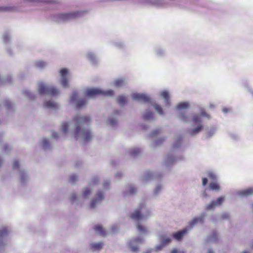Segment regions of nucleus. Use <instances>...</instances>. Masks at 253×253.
Wrapping results in <instances>:
<instances>
[{"label": "nucleus", "instance_id": "obj_55", "mask_svg": "<svg viewBox=\"0 0 253 253\" xmlns=\"http://www.w3.org/2000/svg\"><path fill=\"white\" fill-rule=\"evenodd\" d=\"M151 104H152L155 110L159 113V114H160V115H162L164 114V111L161 105L156 103H152Z\"/></svg>", "mask_w": 253, "mask_h": 253}, {"label": "nucleus", "instance_id": "obj_26", "mask_svg": "<svg viewBox=\"0 0 253 253\" xmlns=\"http://www.w3.org/2000/svg\"><path fill=\"white\" fill-rule=\"evenodd\" d=\"M187 230L184 228L182 229L179 230L177 232H174L172 234V237L175 240L177 241L181 240L183 237L188 234Z\"/></svg>", "mask_w": 253, "mask_h": 253}, {"label": "nucleus", "instance_id": "obj_20", "mask_svg": "<svg viewBox=\"0 0 253 253\" xmlns=\"http://www.w3.org/2000/svg\"><path fill=\"white\" fill-rule=\"evenodd\" d=\"M59 73L61 76L60 83L62 86L65 88L68 87L69 86V83L66 77L68 70L66 68H63L60 70Z\"/></svg>", "mask_w": 253, "mask_h": 253}, {"label": "nucleus", "instance_id": "obj_23", "mask_svg": "<svg viewBox=\"0 0 253 253\" xmlns=\"http://www.w3.org/2000/svg\"><path fill=\"white\" fill-rule=\"evenodd\" d=\"M164 189V184L161 182H158L153 188L152 196L154 197H159Z\"/></svg>", "mask_w": 253, "mask_h": 253}, {"label": "nucleus", "instance_id": "obj_57", "mask_svg": "<svg viewBox=\"0 0 253 253\" xmlns=\"http://www.w3.org/2000/svg\"><path fill=\"white\" fill-rule=\"evenodd\" d=\"M166 140V137H160L154 142V145L155 147L161 146Z\"/></svg>", "mask_w": 253, "mask_h": 253}, {"label": "nucleus", "instance_id": "obj_61", "mask_svg": "<svg viewBox=\"0 0 253 253\" xmlns=\"http://www.w3.org/2000/svg\"><path fill=\"white\" fill-rule=\"evenodd\" d=\"M119 231V227L117 225H112L111 226V231H108L109 234H116Z\"/></svg>", "mask_w": 253, "mask_h": 253}, {"label": "nucleus", "instance_id": "obj_1", "mask_svg": "<svg viewBox=\"0 0 253 253\" xmlns=\"http://www.w3.org/2000/svg\"><path fill=\"white\" fill-rule=\"evenodd\" d=\"M90 121L91 118L88 116L76 115L73 117L74 137L77 141L84 144L90 142L93 137L89 127Z\"/></svg>", "mask_w": 253, "mask_h": 253}, {"label": "nucleus", "instance_id": "obj_24", "mask_svg": "<svg viewBox=\"0 0 253 253\" xmlns=\"http://www.w3.org/2000/svg\"><path fill=\"white\" fill-rule=\"evenodd\" d=\"M93 229L96 234L105 237L109 235L108 231L103 228L101 225H95L93 227Z\"/></svg>", "mask_w": 253, "mask_h": 253}, {"label": "nucleus", "instance_id": "obj_64", "mask_svg": "<svg viewBox=\"0 0 253 253\" xmlns=\"http://www.w3.org/2000/svg\"><path fill=\"white\" fill-rule=\"evenodd\" d=\"M144 240V238L141 236H138L132 239L131 241L133 243H139L142 242Z\"/></svg>", "mask_w": 253, "mask_h": 253}, {"label": "nucleus", "instance_id": "obj_2", "mask_svg": "<svg viewBox=\"0 0 253 253\" xmlns=\"http://www.w3.org/2000/svg\"><path fill=\"white\" fill-rule=\"evenodd\" d=\"M199 114H195L192 117V124L191 127L187 129V133L193 137L199 134L204 128L201 117H203L208 119H211V116L208 114L202 107H200Z\"/></svg>", "mask_w": 253, "mask_h": 253}, {"label": "nucleus", "instance_id": "obj_47", "mask_svg": "<svg viewBox=\"0 0 253 253\" xmlns=\"http://www.w3.org/2000/svg\"><path fill=\"white\" fill-rule=\"evenodd\" d=\"M196 224L197 221L196 220L195 218H193L189 222L188 226L185 227L184 228L186 229L187 232L189 233L194 228V226Z\"/></svg>", "mask_w": 253, "mask_h": 253}, {"label": "nucleus", "instance_id": "obj_42", "mask_svg": "<svg viewBox=\"0 0 253 253\" xmlns=\"http://www.w3.org/2000/svg\"><path fill=\"white\" fill-rule=\"evenodd\" d=\"M111 44L118 49H123L125 46V43L120 40H115L111 41Z\"/></svg>", "mask_w": 253, "mask_h": 253}, {"label": "nucleus", "instance_id": "obj_5", "mask_svg": "<svg viewBox=\"0 0 253 253\" xmlns=\"http://www.w3.org/2000/svg\"><path fill=\"white\" fill-rule=\"evenodd\" d=\"M37 89L40 95H48L54 96L60 92L59 90L54 85L46 84L42 81L38 82Z\"/></svg>", "mask_w": 253, "mask_h": 253}, {"label": "nucleus", "instance_id": "obj_62", "mask_svg": "<svg viewBox=\"0 0 253 253\" xmlns=\"http://www.w3.org/2000/svg\"><path fill=\"white\" fill-rule=\"evenodd\" d=\"M133 242L130 241L128 244L133 252H137L138 251V247L137 246L133 245Z\"/></svg>", "mask_w": 253, "mask_h": 253}, {"label": "nucleus", "instance_id": "obj_37", "mask_svg": "<svg viewBox=\"0 0 253 253\" xmlns=\"http://www.w3.org/2000/svg\"><path fill=\"white\" fill-rule=\"evenodd\" d=\"M154 113L149 111L148 110H146L144 114L143 115L142 117L143 119L145 121H148V122H152L154 120H155V118L153 116Z\"/></svg>", "mask_w": 253, "mask_h": 253}, {"label": "nucleus", "instance_id": "obj_54", "mask_svg": "<svg viewBox=\"0 0 253 253\" xmlns=\"http://www.w3.org/2000/svg\"><path fill=\"white\" fill-rule=\"evenodd\" d=\"M69 124L66 122H63L60 126V129L64 134H66L68 130Z\"/></svg>", "mask_w": 253, "mask_h": 253}, {"label": "nucleus", "instance_id": "obj_27", "mask_svg": "<svg viewBox=\"0 0 253 253\" xmlns=\"http://www.w3.org/2000/svg\"><path fill=\"white\" fill-rule=\"evenodd\" d=\"M1 39L3 43L6 45H8L11 42V33L8 31H5L1 35Z\"/></svg>", "mask_w": 253, "mask_h": 253}, {"label": "nucleus", "instance_id": "obj_29", "mask_svg": "<svg viewBox=\"0 0 253 253\" xmlns=\"http://www.w3.org/2000/svg\"><path fill=\"white\" fill-rule=\"evenodd\" d=\"M85 56L92 65H94L97 63L98 59L94 52L88 51L86 53Z\"/></svg>", "mask_w": 253, "mask_h": 253}, {"label": "nucleus", "instance_id": "obj_25", "mask_svg": "<svg viewBox=\"0 0 253 253\" xmlns=\"http://www.w3.org/2000/svg\"><path fill=\"white\" fill-rule=\"evenodd\" d=\"M3 105L5 106L7 115H12L15 111V105L13 103L5 100L3 102Z\"/></svg>", "mask_w": 253, "mask_h": 253}, {"label": "nucleus", "instance_id": "obj_6", "mask_svg": "<svg viewBox=\"0 0 253 253\" xmlns=\"http://www.w3.org/2000/svg\"><path fill=\"white\" fill-rule=\"evenodd\" d=\"M114 94V91L112 89L103 90L98 88H90L86 89L85 91V95L89 98H93L99 95L111 97Z\"/></svg>", "mask_w": 253, "mask_h": 253}, {"label": "nucleus", "instance_id": "obj_17", "mask_svg": "<svg viewBox=\"0 0 253 253\" xmlns=\"http://www.w3.org/2000/svg\"><path fill=\"white\" fill-rule=\"evenodd\" d=\"M224 201V196H221L218 197L216 200H212L209 204L206 205L204 209L206 211L213 210L216 207L222 205Z\"/></svg>", "mask_w": 253, "mask_h": 253}, {"label": "nucleus", "instance_id": "obj_16", "mask_svg": "<svg viewBox=\"0 0 253 253\" xmlns=\"http://www.w3.org/2000/svg\"><path fill=\"white\" fill-rule=\"evenodd\" d=\"M219 240L218 233L215 230H213L205 237L204 242L207 245L211 244H217Z\"/></svg>", "mask_w": 253, "mask_h": 253}, {"label": "nucleus", "instance_id": "obj_58", "mask_svg": "<svg viewBox=\"0 0 253 253\" xmlns=\"http://www.w3.org/2000/svg\"><path fill=\"white\" fill-rule=\"evenodd\" d=\"M91 190L88 188H84L82 191L83 197L85 199L87 198L91 194Z\"/></svg>", "mask_w": 253, "mask_h": 253}, {"label": "nucleus", "instance_id": "obj_8", "mask_svg": "<svg viewBox=\"0 0 253 253\" xmlns=\"http://www.w3.org/2000/svg\"><path fill=\"white\" fill-rule=\"evenodd\" d=\"M13 169H17L18 171V180L21 184L24 185L29 180V176L27 172L20 167L19 161L15 160L12 163Z\"/></svg>", "mask_w": 253, "mask_h": 253}, {"label": "nucleus", "instance_id": "obj_13", "mask_svg": "<svg viewBox=\"0 0 253 253\" xmlns=\"http://www.w3.org/2000/svg\"><path fill=\"white\" fill-rule=\"evenodd\" d=\"M121 110L119 109L114 110L112 114L108 117L106 124L113 128H116L118 125L119 117L121 115Z\"/></svg>", "mask_w": 253, "mask_h": 253}, {"label": "nucleus", "instance_id": "obj_46", "mask_svg": "<svg viewBox=\"0 0 253 253\" xmlns=\"http://www.w3.org/2000/svg\"><path fill=\"white\" fill-rule=\"evenodd\" d=\"M12 83V78L11 76L8 75L6 77H0V85L5 84H11Z\"/></svg>", "mask_w": 253, "mask_h": 253}, {"label": "nucleus", "instance_id": "obj_22", "mask_svg": "<svg viewBox=\"0 0 253 253\" xmlns=\"http://www.w3.org/2000/svg\"><path fill=\"white\" fill-rule=\"evenodd\" d=\"M137 192V188L135 185L130 184L126 186V190L123 192V195L124 196L133 195L136 194Z\"/></svg>", "mask_w": 253, "mask_h": 253}, {"label": "nucleus", "instance_id": "obj_14", "mask_svg": "<svg viewBox=\"0 0 253 253\" xmlns=\"http://www.w3.org/2000/svg\"><path fill=\"white\" fill-rule=\"evenodd\" d=\"M70 101L72 103L75 104L78 109L83 107L87 102L85 98H79L78 91L76 90L72 92L70 96Z\"/></svg>", "mask_w": 253, "mask_h": 253}, {"label": "nucleus", "instance_id": "obj_48", "mask_svg": "<svg viewBox=\"0 0 253 253\" xmlns=\"http://www.w3.org/2000/svg\"><path fill=\"white\" fill-rule=\"evenodd\" d=\"M209 188L211 191H217L220 190V186L215 181H212L210 182L209 184Z\"/></svg>", "mask_w": 253, "mask_h": 253}, {"label": "nucleus", "instance_id": "obj_3", "mask_svg": "<svg viewBox=\"0 0 253 253\" xmlns=\"http://www.w3.org/2000/svg\"><path fill=\"white\" fill-rule=\"evenodd\" d=\"M130 216L134 220L146 221L152 216V212L150 209L147 208L146 202L142 200Z\"/></svg>", "mask_w": 253, "mask_h": 253}, {"label": "nucleus", "instance_id": "obj_51", "mask_svg": "<svg viewBox=\"0 0 253 253\" xmlns=\"http://www.w3.org/2000/svg\"><path fill=\"white\" fill-rule=\"evenodd\" d=\"M162 240L160 243L162 244L164 247H166L171 242V239L169 237L165 238L164 236H161Z\"/></svg>", "mask_w": 253, "mask_h": 253}, {"label": "nucleus", "instance_id": "obj_30", "mask_svg": "<svg viewBox=\"0 0 253 253\" xmlns=\"http://www.w3.org/2000/svg\"><path fill=\"white\" fill-rule=\"evenodd\" d=\"M127 83V80L125 78H121L115 80L112 84L117 88H120L125 86Z\"/></svg>", "mask_w": 253, "mask_h": 253}, {"label": "nucleus", "instance_id": "obj_12", "mask_svg": "<svg viewBox=\"0 0 253 253\" xmlns=\"http://www.w3.org/2000/svg\"><path fill=\"white\" fill-rule=\"evenodd\" d=\"M162 177L163 175L160 173L147 170L142 175L141 180L144 183H145L150 182L152 180H161Z\"/></svg>", "mask_w": 253, "mask_h": 253}, {"label": "nucleus", "instance_id": "obj_45", "mask_svg": "<svg viewBox=\"0 0 253 253\" xmlns=\"http://www.w3.org/2000/svg\"><path fill=\"white\" fill-rule=\"evenodd\" d=\"M140 153V151L139 148L136 147L131 148L128 151L129 155L133 158L137 157Z\"/></svg>", "mask_w": 253, "mask_h": 253}, {"label": "nucleus", "instance_id": "obj_38", "mask_svg": "<svg viewBox=\"0 0 253 253\" xmlns=\"http://www.w3.org/2000/svg\"><path fill=\"white\" fill-rule=\"evenodd\" d=\"M117 102L121 107H124L127 103V100L126 95H119L117 98Z\"/></svg>", "mask_w": 253, "mask_h": 253}, {"label": "nucleus", "instance_id": "obj_4", "mask_svg": "<svg viewBox=\"0 0 253 253\" xmlns=\"http://www.w3.org/2000/svg\"><path fill=\"white\" fill-rule=\"evenodd\" d=\"M86 12L85 10H76L69 12L58 13L54 16L53 20L59 23H67L83 16Z\"/></svg>", "mask_w": 253, "mask_h": 253}, {"label": "nucleus", "instance_id": "obj_28", "mask_svg": "<svg viewBox=\"0 0 253 253\" xmlns=\"http://www.w3.org/2000/svg\"><path fill=\"white\" fill-rule=\"evenodd\" d=\"M237 195L240 197L253 195V187L239 190L237 192Z\"/></svg>", "mask_w": 253, "mask_h": 253}, {"label": "nucleus", "instance_id": "obj_41", "mask_svg": "<svg viewBox=\"0 0 253 253\" xmlns=\"http://www.w3.org/2000/svg\"><path fill=\"white\" fill-rule=\"evenodd\" d=\"M178 119L184 123H188L190 121L192 122V117L186 115L184 112H181L178 116Z\"/></svg>", "mask_w": 253, "mask_h": 253}, {"label": "nucleus", "instance_id": "obj_11", "mask_svg": "<svg viewBox=\"0 0 253 253\" xmlns=\"http://www.w3.org/2000/svg\"><path fill=\"white\" fill-rule=\"evenodd\" d=\"M142 3L157 7H165L175 4L174 0H142Z\"/></svg>", "mask_w": 253, "mask_h": 253}, {"label": "nucleus", "instance_id": "obj_35", "mask_svg": "<svg viewBox=\"0 0 253 253\" xmlns=\"http://www.w3.org/2000/svg\"><path fill=\"white\" fill-rule=\"evenodd\" d=\"M160 94L164 100L166 106L169 107L170 105L169 92L167 90H163L160 92Z\"/></svg>", "mask_w": 253, "mask_h": 253}, {"label": "nucleus", "instance_id": "obj_18", "mask_svg": "<svg viewBox=\"0 0 253 253\" xmlns=\"http://www.w3.org/2000/svg\"><path fill=\"white\" fill-rule=\"evenodd\" d=\"M174 154V153L171 152V154H168L166 157L165 159V164L167 167H169L173 165L176 161H182L185 160L184 156L180 155L175 157L172 155V154Z\"/></svg>", "mask_w": 253, "mask_h": 253}, {"label": "nucleus", "instance_id": "obj_49", "mask_svg": "<svg viewBox=\"0 0 253 253\" xmlns=\"http://www.w3.org/2000/svg\"><path fill=\"white\" fill-rule=\"evenodd\" d=\"M207 175L209 178L213 181H216L218 179L217 174L213 171L210 170L207 171Z\"/></svg>", "mask_w": 253, "mask_h": 253}, {"label": "nucleus", "instance_id": "obj_53", "mask_svg": "<svg viewBox=\"0 0 253 253\" xmlns=\"http://www.w3.org/2000/svg\"><path fill=\"white\" fill-rule=\"evenodd\" d=\"M99 178L98 176H95L91 178L90 181L88 183V184L92 186L94 185H97L99 184Z\"/></svg>", "mask_w": 253, "mask_h": 253}, {"label": "nucleus", "instance_id": "obj_56", "mask_svg": "<svg viewBox=\"0 0 253 253\" xmlns=\"http://www.w3.org/2000/svg\"><path fill=\"white\" fill-rule=\"evenodd\" d=\"M189 106V104L187 102H183L178 103L176 107V109L177 110H181L184 109L188 108Z\"/></svg>", "mask_w": 253, "mask_h": 253}, {"label": "nucleus", "instance_id": "obj_9", "mask_svg": "<svg viewBox=\"0 0 253 253\" xmlns=\"http://www.w3.org/2000/svg\"><path fill=\"white\" fill-rule=\"evenodd\" d=\"M10 230L7 227H3L0 230V253H3L9 239Z\"/></svg>", "mask_w": 253, "mask_h": 253}, {"label": "nucleus", "instance_id": "obj_50", "mask_svg": "<svg viewBox=\"0 0 253 253\" xmlns=\"http://www.w3.org/2000/svg\"><path fill=\"white\" fill-rule=\"evenodd\" d=\"M110 189V180L105 179L102 184V189H101L103 192H106Z\"/></svg>", "mask_w": 253, "mask_h": 253}, {"label": "nucleus", "instance_id": "obj_31", "mask_svg": "<svg viewBox=\"0 0 253 253\" xmlns=\"http://www.w3.org/2000/svg\"><path fill=\"white\" fill-rule=\"evenodd\" d=\"M45 108L53 110H57L59 108V105L51 100L45 101L43 103Z\"/></svg>", "mask_w": 253, "mask_h": 253}, {"label": "nucleus", "instance_id": "obj_15", "mask_svg": "<svg viewBox=\"0 0 253 253\" xmlns=\"http://www.w3.org/2000/svg\"><path fill=\"white\" fill-rule=\"evenodd\" d=\"M133 100L142 103H152L151 98L146 93H133L131 94Z\"/></svg>", "mask_w": 253, "mask_h": 253}, {"label": "nucleus", "instance_id": "obj_34", "mask_svg": "<svg viewBox=\"0 0 253 253\" xmlns=\"http://www.w3.org/2000/svg\"><path fill=\"white\" fill-rule=\"evenodd\" d=\"M104 244L103 242H93L90 244V248L92 252H96L101 250Z\"/></svg>", "mask_w": 253, "mask_h": 253}, {"label": "nucleus", "instance_id": "obj_36", "mask_svg": "<svg viewBox=\"0 0 253 253\" xmlns=\"http://www.w3.org/2000/svg\"><path fill=\"white\" fill-rule=\"evenodd\" d=\"M69 201L71 205L77 207L79 205L80 200L77 196L75 192H73L71 193Z\"/></svg>", "mask_w": 253, "mask_h": 253}, {"label": "nucleus", "instance_id": "obj_21", "mask_svg": "<svg viewBox=\"0 0 253 253\" xmlns=\"http://www.w3.org/2000/svg\"><path fill=\"white\" fill-rule=\"evenodd\" d=\"M153 53L155 56L159 59H163L167 55V52L164 47L158 45L154 48Z\"/></svg>", "mask_w": 253, "mask_h": 253}, {"label": "nucleus", "instance_id": "obj_7", "mask_svg": "<svg viewBox=\"0 0 253 253\" xmlns=\"http://www.w3.org/2000/svg\"><path fill=\"white\" fill-rule=\"evenodd\" d=\"M183 141L182 135L178 134L174 136L171 149L172 153H181L185 150L186 147L183 144Z\"/></svg>", "mask_w": 253, "mask_h": 253}, {"label": "nucleus", "instance_id": "obj_40", "mask_svg": "<svg viewBox=\"0 0 253 253\" xmlns=\"http://www.w3.org/2000/svg\"><path fill=\"white\" fill-rule=\"evenodd\" d=\"M207 216V213L206 212H203L199 216L195 217L194 218L197 221V223H199L201 225H203L205 222V219Z\"/></svg>", "mask_w": 253, "mask_h": 253}, {"label": "nucleus", "instance_id": "obj_32", "mask_svg": "<svg viewBox=\"0 0 253 253\" xmlns=\"http://www.w3.org/2000/svg\"><path fill=\"white\" fill-rule=\"evenodd\" d=\"M22 92L23 95H24L27 99L31 101L35 100L36 97V93L34 92L31 91L28 89H24Z\"/></svg>", "mask_w": 253, "mask_h": 253}, {"label": "nucleus", "instance_id": "obj_19", "mask_svg": "<svg viewBox=\"0 0 253 253\" xmlns=\"http://www.w3.org/2000/svg\"><path fill=\"white\" fill-rule=\"evenodd\" d=\"M217 129V127L213 126L206 127L205 129L203 139L206 140L211 139L216 133Z\"/></svg>", "mask_w": 253, "mask_h": 253}, {"label": "nucleus", "instance_id": "obj_10", "mask_svg": "<svg viewBox=\"0 0 253 253\" xmlns=\"http://www.w3.org/2000/svg\"><path fill=\"white\" fill-rule=\"evenodd\" d=\"M105 196V192L102 190H98L94 196L91 199L88 205L89 208L93 209L100 205L104 200Z\"/></svg>", "mask_w": 253, "mask_h": 253}, {"label": "nucleus", "instance_id": "obj_52", "mask_svg": "<svg viewBox=\"0 0 253 253\" xmlns=\"http://www.w3.org/2000/svg\"><path fill=\"white\" fill-rule=\"evenodd\" d=\"M78 180V175L74 173H71L69 176V182L72 184H75Z\"/></svg>", "mask_w": 253, "mask_h": 253}, {"label": "nucleus", "instance_id": "obj_63", "mask_svg": "<svg viewBox=\"0 0 253 253\" xmlns=\"http://www.w3.org/2000/svg\"><path fill=\"white\" fill-rule=\"evenodd\" d=\"M229 135L231 139H232L233 140H237L239 139V135L235 132H230L229 133Z\"/></svg>", "mask_w": 253, "mask_h": 253}, {"label": "nucleus", "instance_id": "obj_39", "mask_svg": "<svg viewBox=\"0 0 253 253\" xmlns=\"http://www.w3.org/2000/svg\"><path fill=\"white\" fill-rule=\"evenodd\" d=\"M47 64L46 62L39 60L35 62L34 66L37 69L43 70L47 66Z\"/></svg>", "mask_w": 253, "mask_h": 253}, {"label": "nucleus", "instance_id": "obj_59", "mask_svg": "<svg viewBox=\"0 0 253 253\" xmlns=\"http://www.w3.org/2000/svg\"><path fill=\"white\" fill-rule=\"evenodd\" d=\"M16 8L14 6H0V12L1 11H13L15 10Z\"/></svg>", "mask_w": 253, "mask_h": 253}, {"label": "nucleus", "instance_id": "obj_33", "mask_svg": "<svg viewBox=\"0 0 253 253\" xmlns=\"http://www.w3.org/2000/svg\"><path fill=\"white\" fill-rule=\"evenodd\" d=\"M241 84L247 92L251 94L252 97H253V89L251 87L249 81L247 80H242Z\"/></svg>", "mask_w": 253, "mask_h": 253}, {"label": "nucleus", "instance_id": "obj_44", "mask_svg": "<svg viewBox=\"0 0 253 253\" xmlns=\"http://www.w3.org/2000/svg\"><path fill=\"white\" fill-rule=\"evenodd\" d=\"M42 148L45 151L50 150V145L47 139L43 138L41 142Z\"/></svg>", "mask_w": 253, "mask_h": 253}, {"label": "nucleus", "instance_id": "obj_60", "mask_svg": "<svg viewBox=\"0 0 253 253\" xmlns=\"http://www.w3.org/2000/svg\"><path fill=\"white\" fill-rule=\"evenodd\" d=\"M136 228L141 233H144V234H147V229L143 226L140 224H137L136 225Z\"/></svg>", "mask_w": 253, "mask_h": 253}, {"label": "nucleus", "instance_id": "obj_43", "mask_svg": "<svg viewBox=\"0 0 253 253\" xmlns=\"http://www.w3.org/2000/svg\"><path fill=\"white\" fill-rule=\"evenodd\" d=\"M24 2H43L46 3H56L58 2V0H23Z\"/></svg>", "mask_w": 253, "mask_h": 253}]
</instances>
